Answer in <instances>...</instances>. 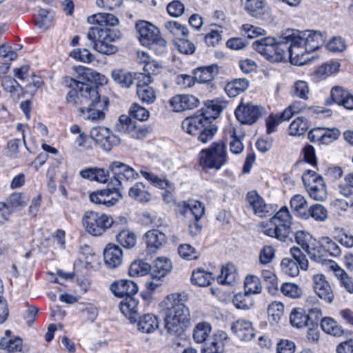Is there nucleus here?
<instances>
[{
	"mask_svg": "<svg viewBox=\"0 0 353 353\" xmlns=\"http://www.w3.org/2000/svg\"><path fill=\"white\" fill-rule=\"evenodd\" d=\"M302 215L303 219L307 220L312 218L316 221L323 222L327 219L328 212L323 205L316 203L308 208L307 213H303Z\"/></svg>",
	"mask_w": 353,
	"mask_h": 353,
	"instance_id": "obj_32",
	"label": "nucleus"
},
{
	"mask_svg": "<svg viewBox=\"0 0 353 353\" xmlns=\"http://www.w3.org/2000/svg\"><path fill=\"white\" fill-rule=\"evenodd\" d=\"M226 134L230 139V151L236 154H240L243 150L242 140L245 137V132L243 131L241 125L234 126L230 125L226 130Z\"/></svg>",
	"mask_w": 353,
	"mask_h": 353,
	"instance_id": "obj_20",
	"label": "nucleus"
},
{
	"mask_svg": "<svg viewBox=\"0 0 353 353\" xmlns=\"http://www.w3.org/2000/svg\"><path fill=\"white\" fill-rule=\"evenodd\" d=\"M151 272V265L143 261H135L130 266L129 274L131 276H142Z\"/></svg>",
	"mask_w": 353,
	"mask_h": 353,
	"instance_id": "obj_51",
	"label": "nucleus"
},
{
	"mask_svg": "<svg viewBox=\"0 0 353 353\" xmlns=\"http://www.w3.org/2000/svg\"><path fill=\"white\" fill-rule=\"evenodd\" d=\"M291 208L302 219V214L307 213V203L305 198L301 194L293 196L290 200Z\"/></svg>",
	"mask_w": 353,
	"mask_h": 353,
	"instance_id": "obj_48",
	"label": "nucleus"
},
{
	"mask_svg": "<svg viewBox=\"0 0 353 353\" xmlns=\"http://www.w3.org/2000/svg\"><path fill=\"white\" fill-rule=\"evenodd\" d=\"M244 289L250 294H260L262 290L260 279L254 275L247 276L244 281Z\"/></svg>",
	"mask_w": 353,
	"mask_h": 353,
	"instance_id": "obj_52",
	"label": "nucleus"
},
{
	"mask_svg": "<svg viewBox=\"0 0 353 353\" xmlns=\"http://www.w3.org/2000/svg\"><path fill=\"white\" fill-rule=\"evenodd\" d=\"M90 137L105 151L111 150L113 147L119 145L121 143L120 138L105 127L92 128Z\"/></svg>",
	"mask_w": 353,
	"mask_h": 353,
	"instance_id": "obj_13",
	"label": "nucleus"
},
{
	"mask_svg": "<svg viewBox=\"0 0 353 353\" xmlns=\"http://www.w3.org/2000/svg\"><path fill=\"white\" fill-rule=\"evenodd\" d=\"M308 127L307 119L303 117H299L294 120L290 125L289 133L292 136H300L307 131Z\"/></svg>",
	"mask_w": 353,
	"mask_h": 353,
	"instance_id": "obj_50",
	"label": "nucleus"
},
{
	"mask_svg": "<svg viewBox=\"0 0 353 353\" xmlns=\"http://www.w3.org/2000/svg\"><path fill=\"white\" fill-rule=\"evenodd\" d=\"M86 232L92 236H100L109 229L114 223L112 216L104 213L87 211L82 218Z\"/></svg>",
	"mask_w": 353,
	"mask_h": 353,
	"instance_id": "obj_9",
	"label": "nucleus"
},
{
	"mask_svg": "<svg viewBox=\"0 0 353 353\" xmlns=\"http://www.w3.org/2000/svg\"><path fill=\"white\" fill-rule=\"evenodd\" d=\"M143 240L146 244L148 252L153 253L166 242V236L164 233L152 230L145 234Z\"/></svg>",
	"mask_w": 353,
	"mask_h": 353,
	"instance_id": "obj_26",
	"label": "nucleus"
},
{
	"mask_svg": "<svg viewBox=\"0 0 353 353\" xmlns=\"http://www.w3.org/2000/svg\"><path fill=\"white\" fill-rule=\"evenodd\" d=\"M237 120L243 124L254 123L262 114V108L252 103H241L235 110Z\"/></svg>",
	"mask_w": 353,
	"mask_h": 353,
	"instance_id": "obj_14",
	"label": "nucleus"
},
{
	"mask_svg": "<svg viewBox=\"0 0 353 353\" xmlns=\"http://www.w3.org/2000/svg\"><path fill=\"white\" fill-rule=\"evenodd\" d=\"M224 106L219 101L212 100L208 102L205 108H201V112L211 123L218 117Z\"/></svg>",
	"mask_w": 353,
	"mask_h": 353,
	"instance_id": "obj_37",
	"label": "nucleus"
},
{
	"mask_svg": "<svg viewBox=\"0 0 353 353\" xmlns=\"http://www.w3.org/2000/svg\"><path fill=\"white\" fill-rule=\"evenodd\" d=\"M309 93L310 89L307 83L302 80L295 81L290 90L292 97L305 101L309 99Z\"/></svg>",
	"mask_w": 353,
	"mask_h": 353,
	"instance_id": "obj_42",
	"label": "nucleus"
},
{
	"mask_svg": "<svg viewBox=\"0 0 353 353\" xmlns=\"http://www.w3.org/2000/svg\"><path fill=\"white\" fill-rule=\"evenodd\" d=\"M185 296L172 293L160 303L165 313L164 328L167 331H184L190 325L189 309L185 305Z\"/></svg>",
	"mask_w": 353,
	"mask_h": 353,
	"instance_id": "obj_3",
	"label": "nucleus"
},
{
	"mask_svg": "<svg viewBox=\"0 0 353 353\" xmlns=\"http://www.w3.org/2000/svg\"><path fill=\"white\" fill-rule=\"evenodd\" d=\"M79 174L83 179L104 183L108 181L109 171L103 168L92 167L81 170Z\"/></svg>",
	"mask_w": 353,
	"mask_h": 353,
	"instance_id": "obj_28",
	"label": "nucleus"
},
{
	"mask_svg": "<svg viewBox=\"0 0 353 353\" xmlns=\"http://www.w3.org/2000/svg\"><path fill=\"white\" fill-rule=\"evenodd\" d=\"M228 161L226 146L223 141L214 142L209 148L201 150L199 163L205 171L219 170Z\"/></svg>",
	"mask_w": 353,
	"mask_h": 353,
	"instance_id": "obj_5",
	"label": "nucleus"
},
{
	"mask_svg": "<svg viewBox=\"0 0 353 353\" xmlns=\"http://www.w3.org/2000/svg\"><path fill=\"white\" fill-rule=\"evenodd\" d=\"M235 279L234 267L228 264L223 266L217 279L221 284H231Z\"/></svg>",
	"mask_w": 353,
	"mask_h": 353,
	"instance_id": "obj_55",
	"label": "nucleus"
},
{
	"mask_svg": "<svg viewBox=\"0 0 353 353\" xmlns=\"http://www.w3.org/2000/svg\"><path fill=\"white\" fill-rule=\"evenodd\" d=\"M112 78L123 88H130L134 81L132 74L123 70L115 69L112 71Z\"/></svg>",
	"mask_w": 353,
	"mask_h": 353,
	"instance_id": "obj_39",
	"label": "nucleus"
},
{
	"mask_svg": "<svg viewBox=\"0 0 353 353\" xmlns=\"http://www.w3.org/2000/svg\"><path fill=\"white\" fill-rule=\"evenodd\" d=\"M232 303L237 309L248 310L252 307L254 303L250 293L245 291L244 293L239 292L234 295Z\"/></svg>",
	"mask_w": 353,
	"mask_h": 353,
	"instance_id": "obj_45",
	"label": "nucleus"
},
{
	"mask_svg": "<svg viewBox=\"0 0 353 353\" xmlns=\"http://www.w3.org/2000/svg\"><path fill=\"white\" fill-rule=\"evenodd\" d=\"M254 49L272 62H281L288 56L296 64L302 65L305 59L299 60L297 47L294 43L293 30H288L276 41L274 37H265L252 43Z\"/></svg>",
	"mask_w": 353,
	"mask_h": 353,
	"instance_id": "obj_2",
	"label": "nucleus"
},
{
	"mask_svg": "<svg viewBox=\"0 0 353 353\" xmlns=\"http://www.w3.org/2000/svg\"><path fill=\"white\" fill-rule=\"evenodd\" d=\"M129 113L131 117L141 121H146L150 117V112L137 103L131 105Z\"/></svg>",
	"mask_w": 353,
	"mask_h": 353,
	"instance_id": "obj_58",
	"label": "nucleus"
},
{
	"mask_svg": "<svg viewBox=\"0 0 353 353\" xmlns=\"http://www.w3.org/2000/svg\"><path fill=\"white\" fill-rule=\"evenodd\" d=\"M292 216L287 207H282L270 220L261 225L262 232L267 236L285 241L292 232Z\"/></svg>",
	"mask_w": 353,
	"mask_h": 353,
	"instance_id": "obj_4",
	"label": "nucleus"
},
{
	"mask_svg": "<svg viewBox=\"0 0 353 353\" xmlns=\"http://www.w3.org/2000/svg\"><path fill=\"white\" fill-rule=\"evenodd\" d=\"M293 39L301 60L305 53L319 49L325 43L326 34L319 31L307 30L301 32H293Z\"/></svg>",
	"mask_w": 353,
	"mask_h": 353,
	"instance_id": "obj_8",
	"label": "nucleus"
},
{
	"mask_svg": "<svg viewBox=\"0 0 353 353\" xmlns=\"http://www.w3.org/2000/svg\"><path fill=\"white\" fill-rule=\"evenodd\" d=\"M128 195L132 199L141 203H147L151 199V194L148 192L143 183H136L128 191Z\"/></svg>",
	"mask_w": 353,
	"mask_h": 353,
	"instance_id": "obj_35",
	"label": "nucleus"
},
{
	"mask_svg": "<svg viewBox=\"0 0 353 353\" xmlns=\"http://www.w3.org/2000/svg\"><path fill=\"white\" fill-rule=\"evenodd\" d=\"M307 254L310 259L316 262H322L326 260L327 254H326L325 249L324 246H323L322 239H321L319 241L316 240V243H314V246L311 247Z\"/></svg>",
	"mask_w": 353,
	"mask_h": 353,
	"instance_id": "obj_46",
	"label": "nucleus"
},
{
	"mask_svg": "<svg viewBox=\"0 0 353 353\" xmlns=\"http://www.w3.org/2000/svg\"><path fill=\"white\" fill-rule=\"evenodd\" d=\"M110 290L116 296L128 297L137 292L138 286L134 281L121 279L113 282L110 285Z\"/></svg>",
	"mask_w": 353,
	"mask_h": 353,
	"instance_id": "obj_22",
	"label": "nucleus"
},
{
	"mask_svg": "<svg viewBox=\"0 0 353 353\" xmlns=\"http://www.w3.org/2000/svg\"><path fill=\"white\" fill-rule=\"evenodd\" d=\"M179 256L185 260H195L199 256V252L190 244H182L178 248Z\"/></svg>",
	"mask_w": 353,
	"mask_h": 353,
	"instance_id": "obj_61",
	"label": "nucleus"
},
{
	"mask_svg": "<svg viewBox=\"0 0 353 353\" xmlns=\"http://www.w3.org/2000/svg\"><path fill=\"white\" fill-rule=\"evenodd\" d=\"M302 181L309 196L317 201H324L327 197V187L323 178L314 170H306Z\"/></svg>",
	"mask_w": 353,
	"mask_h": 353,
	"instance_id": "obj_10",
	"label": "nucleus"
},
{
	"mask_svg": "<svg viewBox=\"0 0 353 353\" xmlns=\"http://www.w3.org/2000/svg\"><path fill=\"white\" fill-rule=\"evenodd\" d=\"M105 264L111 269L119 267L123 261L121 248L114 243H108L103 251Z\"/></svg>",
	"mask_w": 353,
	"mask_h": 353,
	"instance_id": "obj_21",
	"label": "nucleus"
},
{
	"mask_svg": "<svg viewBox=\"0 0 353 353\" xmlns=\"http://www.w3.org/2000/svg\"><path fill=\"white\" fill-rule=\"evenodd\" d=\"M281 292L292 299L299 298L302 295L301 288L293 283H285L281 287Z\"/></svg>",
	"mask_w": 353,
	"mask_h": 353,
	"instance_id": "obj_59",
	"label": "nucleus"
},
{
	"mask_svg": "<svg viewBox=\"0 0 353 353\" xmlns=\"http://www.w3.org/2000/svg\"><path fill=\"white\" fill-rule=\"evenodd\" d=\"M87 38L92 41L95 50L101 54H112L118 50L112 42L120 38V33L109 28L92 27L87 33Z\"/></svg>",
	"mask_w": 353,
	"mask_h": 353,
	"instance_id": "obj_6",
	"label": "nucleus"
},
{
	"mask_svg": "<svg viewBox=\"0 0 353 353\" xmlns=\"http://www.w3.org/2000/svg\"><path fill=\"white\" fill-rule=\"evenodd\" d=\"M246 201L248 208L251 209L255 214L262 217L266 212V204L263 199L256 192L251 191L247 194Z\"/></svg>",
	"mask_w": 353,
	"mask_h": 353,
	"instance_id": "obj_27",
	"label": "nucleus"
},
{
	"mask_svg": "<svg viewBox=\"0 0 353 353\" xmlns=\"http://www.w3.org/2000/svg\"><path fill=\"white\" fill-rule=\"evenodd\" d=\"M172 269V263L166 257L157 258L151 266L150 274L152 278L159 280L167 274Z\"/></svg>",
	"mask_w": 353,
	"mask_h": 353,
	"instance_id": "obj_30",
	"label": "nucleus"
},
{
	"mask_svg": "<svg viewBox=\"0 0 353 353\" xmlns=\"http://www.w3.org/2000/svg\"><path fill=\"white\" fill-rule=\"evenodd\" d=\"M134 128V123L131 120L130 117L123 114L119 117V121L115 125L117 131L122 133L130 134Z\"/></svg>",
	"mask_w": 353,
	"mask_h": 353,
	"instance_id": "obj_62",
	"label": "nucleus"
},
{
	"mask_svg": "<svg viewBox=\"0 0 353 353\" xmlns=\"http://www.w3.org/2000/svg\"><path fill=\"white\" fill-rule=\"evenodd\" d=\"M199 99L193 95L178 94L170 100V105L175 112H183L198 106Z\"/></svg>",
	"mask_w": 353,
	"mask_h": 353,
	"instance_id": "obj_19",
	"label": "nucleus"
},
{
	"mask_svg": "<svg viewBox=\"0 0 353 353\" xmlns=\"http://www.w3.org/2000/svg\"><path fill=\"white\" fill-rule=\"evenodd\" d=\"M107 189L102 190L106 191L103 198L107 202H103L105 207H111L115 205L120 199H122V194L120 192V188L122 187V181L118 179H110L108 185Z\"/></svg>",
	"mask_w": 353,
	"mask_h": 353,
	"instance_id": "obj_24",
	"label": "nucleus"
},
{
	"mask_svg": "<svg viewBox=\"0 0 353 353\" xmlns=\"http://www.w3.org/2000/svg\"><path fill=\"white\" fill-rule=\"evenodd\" d=\"M313 288L316 295L328 303L334 299V294L330 283L325 280V276L317 274L313 276Z\"/></svg>",
	"mask_w": 353,
	"mask_h": 353,
	"instance_id": "obj_17",
	"label": "nucleus"
},
{
	"mask_svg": "<svg viewBox=\"0 0 353 353\" xmlns=\"http://www.w3.org/2000/svg\"><path fill=\"white\" fill-rule=\"evenodd\" d=\"M22 346V339L19 337L6 335L0 340V349L8 352H20Z\"/></svg>",
	"mask_w": 353,
	"mask_h": 353,
	"instance_id": "obj_36",
	"label": "nucleus"
},
{
	"mask_svg": "<svg viewBox=\"0 0 353 353\" xmlns=\"http://www.w3.org/2000/svg\"><path fill=\"white\" fill-rule=\"evenodd\" d=\"M245 10L253 17L265 19L270 17V10L263 0H246Z\"/></svg>",
	"mask_w": 353,
	"mask_h": 353,
	"instance_id": "obj_25",
	"label": "nucleus"
},
{
	"mask_svg": "<svg viewBox=\"0 0 353 353\" xmlns=\"http://www.w3.org/2000/svg\"><path fill=\"white\" fill-rule=\"evenodd\" d=\"M120 310L131 321L133 320L136 321L138 312V301L132 296L125 297L120 303Z\"/></svg>",
	"mask_w": 353,
	"mask_h": 353,
	"instance_id": "obj_31",
	"label": "nucleus"
},
{
	"mask_svg": "<svg viewBox=\"0 0 353 353\" xmlns=\"http://www.w3.org/2000/svg\"><path fill=\"white\" fill-rule=\"evenodd\" d=\"M53 19L52 14L46 9H40L35 16L34 23L40 29L46 30L50 26Z\"/></svg>",
	"mask_w": 353,
	"mask_h": 353,
	"instance_id": "obj_49",
	"label": "nucleus"
},
{
	"mask_svg": "<svg viewBox=\"0 0 353 353\" xmlns=\"http://www.w3.org/2000/svg\"><path fill=\"white\" fill-rule=\"evenodd\" d=\"M216 65L203 66L196 68L194 72V79L199 83H207L212 81L218 74Z\"/></svg>",
	"mask_w": 353,
	"mask_h": 353,
	"instance_id": "obj_29",
	"label": "nucleus"
},
{
	"mask_svg": "<svg viewBox=\"0 0 353 353\" xmlns=\"http://www.w3.org/2000/svg\"><path fill=\"white\" fill-rule=\"evenodd\" d=\"M290 252L292 260L297 263L301 269L307 270L308 268V260L301 249L299 247L294 246L290 249Z\"/></svg>",
	"mask_w": 353,
	"mask_h": 353,
	"instance_id": "obj_57",
	"label": "nucleus"
},
{
	"mask_svg": "<svg viewBox=\"0 0 353 353\" xmlns=\"http://www.w3.org/2000/svg\"><path fill=\"white\" fill-rule=\"evenodd\" d=\"M216 131V127L211 123L196 134L197 139L202 143H207L214 138Z\"/></svg>",
	"mask_w": 353,
	"mask_h": 353,
	"instance_id": "obj_63",
	"label": "nucleus"
},
{
	"mask_svg": "<svg viewBox=\"0 0 353 353\" xmlns=\"http://www.w3.org/2000/svg\"><path fill=\"white\" fill-rule=\"evenodd\" d=\"M141 174L145 179L150 181L154 185L161 189H171L172 184L168 180L162 179L154 174L146 171L141 170Z\"/></svg>",
	"mask_w": 353,
	"mask_h": 353,
	"instance_id": "obj_60",
	"label": "nucleus"
},
{
	"mask_svg": "<svg viewBox=\"0 0 353 353\" xmlns=\"http://www.w3.org/2000/svg\"><path fill=\"white\" fill-rule=\"evenodd\" d=\"M339 66L340 64L336 61L325 63L316 70L315 76L319 79H324L336 73L339 70Z\"/></svg>",
	"mask_w": 353,
	"mask_h": 353,
	"instance_id": "obj_44",
	"label": "nucleus"
},
{
	"mask_svg": "<svg viewBox=\"0 0 353 353\" xmlns=\"http://www.w3.org/2000/svg\"><path fill=\"white\" fill-rule=\"evenodd\" d=\"M248 88V81L245 79H236L226 84L225 90L230 97H234Z\"/></svg>",
	"mask_w": 353,
	"mask_h": 353,
	"instance_id": "obj_38",
	"label": "nucleus"
},
{
	"mask_svg": "<svg viewBox=\"0 0 353 353\" xmlns=\"http://www.w3.org/2000/svg\"><path fill=\"white\" fill-rule=\"evenodd\" d=\"M108 168L114 176L112 179H118L121 181L123 179L128 181L138 177V173L132 168L120 161L112 162Z\"/></svg>",
	"mask_w": 353,
	"mask_h": 353,
	"instance_id": "obj_23",
	"label": "nucleus"
},
{
	"mask_svg": "<svg viewBox=\"0 0 353 353\" xmlns=\"http://www.w3.org/2000/svg\"><path fill=\"white\" fill-rule=\"evenodd\" d=\"M338 128H315L309 132V138L312 141L327 145L336 140L340 136Z\"/></svg>",
	"mask_w": 353,
	"mask_h": 353,
	"instance_id": "obj_16",
	"label": "nucleus"
},
{
	"mask_svg": "<svg viewBox=\"0 0 353 353\" xmlns=\"http://www.w3.org/2000/svg\"><path fill=\"white\" fill-rule=\"evenodd\" d=\"M322 312L319 308H312L306 312L303 308L297 307L292 310L290 320L291 325L297 329L308 327L309 331L315 329L321 318Z\"/></svg>",
	"mask_w": 353,
	"mask_h": 353,
	"instance_id": "obj_11",
	"label": "nucleus"
},
{
	"mask_svg": "<svg viewBox=\"0 0 353 353\" xmlns=\"http://www.w3.org/2000/svg\"><path fill=\"white\" fill-rule=\"evenodd\" d=\"M210 123L211 122L198 111L193 116L185 119L181 123V127L188 134L196 135Z\"/></svg>",
	"mask_w": 353,
	"mask_h": 353,
	"instance_id": "obj_15",
	"label": "nucleus"
},
{
	"mask_svg": "<svg viewBox=\"0 0 353 353\" xmlns=\"http://www.w3.org/2000/svg\"><path fill=\"white\" fill-rule=\"evenodd\" d=\"M88 22L90 24L99 26H115L119 24V19L112 14L99 12L88 17Z\"/></svg>",
	"mask_w": 353,
	"mask_h": 353,
	"instance_id": "obj_34",
	"label": "nucleus"
},
{
	"mask_svg": "<svg viewBox=\"0 0 353 353\" xmlns=\"http://www.w3.org/2000/svg\"><path fill=\"white\" fill-rule=\"evenodd\" d=\"M196 343H204L202 353H223L225 342L228 339L226 332H194Z\"/></svg>",
	"mask_w": 353,
	"mask_h": 353,
	"instance_id": "obj_12",
	"label": "nucleus"
},
{
	"mask_svg": "<svg viewBox=\"0 0 353 353\" xmlns=\"http://www.w3.org/2000/svg\"><path fill=\"white\" fill-rule=\"evenodd\" d=\"M117 241L124 248H132L137 242L134 232L130 230H122L117 235Z\"/></svg>",
	"mask_w": 353,
	"mask_h": 353,
	"instance_id": "obj_53",
	"label": "nucleus"
},
{
	"mask_svg": "<svg viewBox=\"0 0 353 353\" xmlns=\"http://www.w3.org/2000/svg\"><path fill=\"white\" fill-rule=\"evenodd\" d=\"M295 242L307 254L316 239L309 232L300 230L295 234Z\"/></svg>",
	"mask_w": 353,
	"mask_h": 353,
	"instance_id": "obj_40",
	"label": "nucleus"
},
{
	"mask_svg": "<svg viewBox=\"0 0 353 353\" xmlns=\"http://www.w3.org/2000/svg\"><path fill=\"white\" fill-rule=\"evenodd\" d=\"M138 326L142 331H155L159 329V320L157 316L147 314L140 319Z\"/></svg>",
	"mask_w": 353,
	"mask_h": 353,
	"instance_id": "obj_41",
	"label": "nucleus"
},
{
	"mask_svg": "<svg viewBox=\"0 0 353 353\" xmlns=\"http://www.w3.org/2000/svg\"><path fill=\"white\" fill-rule=\"evenodd\" d=\"M28 198L26 195L21 193H13L10 195L7 199V204L10 206L11 210L13 208L22 207L27 204Z\"/></svg>",
	"mask_w": 353,
	"mask_h": 353,
	"instance_id": "obj_64",
	"label": "nucleus"
},
{
	"mask_svg": "<svg viewBox=\"0 0 353 353\" xmlns=\"http://www.w3.org/2000/svg\"><path fill=\"white\" fill-rule=\"evenodd\" d=\"M88 22L90 24L99 26H115L119 24V19L112 14L99 12L88 17Z\"/></svg>",
	"mask_w": 353,
	"mask_h": 353,
	"instance_id": "obj_33",
	"label": "nucleus"
},
{
	"mask_svg": "<svg viewBox=\"0 0 353 353\" xmlns=\"http://www.w3.org/2000/svg\"><path fill=\"white\" fill-rule=\"evenodd\" d=\"M153 81L150 76L143 77L137 85V94L143 103H153L157 99V93L154 88L149 85Z\"/></svg>",
	"mask_w": 353,
	"mask_h": 353,
	"instance_id": "obj_18",
	"label": "nucleus"
},
{
	"mask_svg": "<svg viewBox=\"0 0 353 353\" xmlns=\"http://www.w3.org/2000/svg\"><path fill=\"white\" fill-rule=\"evenodd\" d=\"M136 28L138 32V38L143 46L162 53L166 48V41L161 36L160 31L152 23L140 21L137 23Z\"/></svg>",
	"mask_w": 353,
	"mask_h": 353,
	"instance_id": "obj_7",
	"label": "nucleus"
},
{
	"mask_svg": "<svg viewBox=\"0 0 353 353\" xmlns=\"http://www.w3.org/2000/svg\"><path fill=\"white\" fill-rule=\"evenodd\" d=\"M165 27L175 37L174 40H179L180 38L188 37V28L179 22L173 21H167L165 23Z\"/></svg>",
	"mask_w": 353,
	"mask_h": 353,
	"instance_id": "obj_43",
	"label": "nucleus"
},
{
	"mask_svg": "<svg viewBox=\"0 0 353 353\" xmlns=\"http://www.w3.org/2000/svg\"><path fill=\"white\" fill-rule=\"evenodd\" d=\"M64 83L72 88L66 96L68 103L87 105L79 109L81 117L92 121H101L105 118L104 110L108 108V100L106 97L101 99L97 88L69 77H65Z\"/></svg>",
	"mask_w": 353,
	"mask_h": 353,
	"instance_id": "obj_1",
	"label": "nucleus"
},
{
	"mask_svg": "<svg viewBox=\"0 0 353 353\" xmlns=\"http://www.w3.org/2000/svg\"><path fill=\"white\" fill-rule=\"evenodd\" d=\"M334 274L340 281L341 285L343 286L349 293H353V281L344 270L341 269L337 265L334 269Z\"/></svg>",
	"mask_w": 353,
	"mask_h": 353,
	"instance_id": "obj_54",
	"label": "nucleus"
},
{
	"mask_svg": "<svg viewBox=\"0 0 353 353\" xmlns=\"http://www.w3.org/2000/svg\"><path fill=\"white\" fill-rule=\"evenodd\" d=\"M282 270L290 276H296L299 274L301 268L296 262L290 258H284L281 263Z\"/></svg>",
	"mask_w": 353,
	"mask_h": 353,
	"instance_id": "obj_56",
	"label": "nucleus"
},
{
	"mask_svg": "<svg viewBox=\"0 0 353 353\" xmlns=\"http://www.w3.org/2000/svg\"><path fill=\"white\" fill-rule=\"evenodd\" d=\"M212 280V274L203 269L194 270L192 274L191 281L192 283L199 286L209 285Z\"/></svg>",
	"mask_w": 353,
	"mask_h": 353,
	"instance_id": "obj_47",
	"label": "nucleus"
}]
</instances>
